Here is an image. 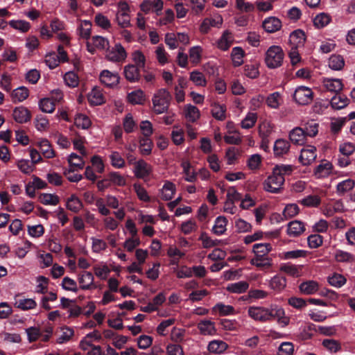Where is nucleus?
<instances>
[{"mask_svg":"<svg viewBox=\"0 0 355 355\" xmlns=\"http://www.w3.org/2000/svg\"><path fill=\"white\" fill-rule=\"evenodd\" d=\"M171 99V95L167 89L164 88L158 89L152 98L154 112L158 114L166 112Z\"/></svg>","mask_w":355,"mask_h":355,"instance_id":"f257e3e1","label":"nucleus"},{"mask_svg":"<svg viewBox=\"0 0 355 355\" xmlns=\"http://www.w3.org/2000/svg\"><path fill=\"white\" fill-rule=\"evenodd\" d=\"M284 53L279 46H270L266 53L265 62L268 68L275 69L282 64Z\"/></svg>","mask_w":355,"mask_h":355,"instance_id":"f03ea898","label":"nucleus"},{"mask_svg":"<svg viewBox=\"0 0 355 355\" xmlns=\"http://www.w3.org/2000/svg\"><path fill=\"white\" fill-rule=\"evenodd\" d=\"M105 58L113 62H122L127 58V53L124 47L120 44H116L111 49H107Z\"/></svg>","mask_w":355,"mask_h":355,"instance_id":"7ed1b4c3","label":"nucleus"},{"mask_svg":"<svg viewBox=\"0 0 355 355\" xmlns=\"http://www.w3.org/2000/svg\"><path fill=\"white\" fill-rule=\"evenodd\" d=\"M284 181V177L275 173V171L272 170V174L264 182V189L270 193H278L282 189Z\"/></svg>","mask_w":355,"mask_h":355,"instance_id":"20e7f679","label":"nucleus"},{"mask_svg":"<svg viewBox=\"0 0 355 355\" xmlns=\"http://www.w3.org/2000/svg\"><path fill=\"white\" fill-rule=\"evenodd\" d=\"M87 50L92 54H94L96 50H107L110 46L108 40L104 37L95 35L90 41L86 43Z\"/></svg>","mask_w":355,"mask_h":355,"instance_id":"39448f33","label":"nucleus"},{"mask_svg":"<svg viewBox=\"0 0 355 355\" xmlns=\"http://www.w3.org/2000/svg\"><path fill=\"white\" fill-rule=\"evenodd\" d=\"M313 92L307 87H298L293 94V98L299 105H307L313 100Z\"/></svg>","mask_w":355,"mask_h":355,"instance_id":"423d86ee","label":"nucleus"},{"mask_svg":"<svg viewBox=\"0 0 355 355\" xmlns=\"http://www.w3.org/2000/svg\"><path fill=\"white\" fill-rule=\"evenodd\" d=\"M78 280L80 288L82 290H90L97 288V285L94 283V277L90 272H82L78 275Z\"/></svg>","mask_w":355,"mask_h":355,"instance_id":"0eeeda50","label":"nucleus"},{"mask_svg":"<svg viewBox=\"0 0 355 355\" xmlns=\"http://www.w3.org/2000/svg\"><path fill=\"white\" fill-rule=\"evenodd\" d=\"M316 158V148L307 146L301 150L300 162L304 166L311 164Z\"/></svg>","mask_w":355,"mask_h":355,"instance_id":"6e6552de","label":"nucleus"},{"mask_svg":"<svg viewBox=\"0 0 355 355\" xmlns=\"http://www.w3.org/2000/svg\"><path fill=\"white\" fill-rule=\"evenodd\" d=\"M14 300L15 306L23 311L33 309L37 306V303L33 299L24 298L19 295H17Z\"/></svg>","mask_w":355,"mask_h":355,"instance_id":"1a4fd4ad","label":"nucleus"},{"mask_svg":"<svg viewBox=\"0 0 355 355\" xmlns=\"http://www.w3.org/2000/svg\"><path fill=\"white\" fill-rule=\"evenodd\" d=\"M12 116L16 122L19 123H24L31 120V113L26 107L19 106L14 109Z\"/></svg>","mask_w":355,"mask_h":355,"instance_id":"9d476101","label":"nucleus"},{"mask_svg":"<svg viewBox=\"0 0 355 355\" xmlns=\"http://www.w3.org/2000/svg\"><path fill=\"white\" fill-rule=\"evenodd\" d=\"M151 172V166L144 160L140 159L135 163L134 173L138 178L144 179Z\"/></svg>","mask_w":355,"mask_h":355,"instance_id":"9b49d317","label":"nucleus"},{"mask_svg":"<svg viewBox=\"0 0 355 355\" xmlns=\"http://www.w3.org/2000/svg\"><path fill=\"white\" fill-rule=\"evenodd\" d=\"M101 82L107 87H114L119 83V76L116 73H112L108 70H103L100 75Z\"/></svg>","mask_w":355,"mask_h":355,"instance_id":"f8f14e48","label":"nucleus"},{"mask_svg":"<svg viewBox=\"0 0 355 355\" xmlns=\"http://www.w3.org/2000/svg\"><path fill=\"white\" fill-rule=\"evenodd\" d=\"M248 315L254 320L267 321L268 320V309L259 307L251 306L248 309Z\"/></svg>","mask_w":355,"mask_h":355,"instance_id":"ddd939ff","label":"nucleus"},{"mask_svg":"<svg viewBox=\"0 0 355 355\" xmlns=\"http://www.w3.org/2000/svg\"><path fill=\"white\" fill-rule=\"evenodd\" d=\"M306 40L305 33L300 29L293 31L289 37V42L293 49L303 46Z\"/></svg>","mask_w":355,"mask_h":355,"instance_id":"4468645a","label":"nucleus"},{"mask_svg":"<svg viewBox=\"0 0 355 355\" xmlns=\"http://www.w3.org/2000/svg\"><path fill=\"white\" fill-rule=\"evenodd\" d=\"M305 231L304 224L300 220H293L287 225V234L290 236L296 237Z\"/></svg>","mask_w":355,"mask_h":355,"instance_id":"2eb2a0df","label":"nucleus"},{"mask_svg":"<svg viewBox=\"0 0 355 355\" xmlns=\"http://www.w3.org/2000/svg\"><path fill=\"white\" fill-rule=\"evenodd\" d=\"M250 263L261 269H268L272 266V259L268 255H254Z\"/></svg>","mask_w":355,"mask_h":355,"instance_id":"dca6fc26","label":"nucleus"},{"mask_svg":"<svg viewBox=\"0 0 355 355\" xmlns=\"http://www.w3.org/2000/svg\"><path fill=\"white\" fill-rule=\"evenodd\" d=\"M300 291L304 295H313L319 290V284L314 280H307L299 286Z\"/></svg>","mask_w":355,"mask_h":355,"instance_id":"f3484780","label":"nucleus"},{"mask_svg":"<svg viewBox=\"0 0 355 355\" xmlns=\"http://www.w3.org/2000/svg\"><path fill=\"white\" fill-rule=\"evenodd\" d=\"M286 286V279L280 275L274 276L269 282V287L276 293L282 292Z\"/></svg>","mask_w":355,"mask_h":355,"instance_id":"a211bd4d","label":"nucleus"},{"mask_svg":"<svg viewBox=\"0 0 355 355\" xmlns=\"http://www.w3.org/2000/svg\"><path fill=\"white\" fill-rule=\"evenodd\" d=\"M282 27L281 21L275 17H270L266 19L263 22V28L268 33H275L279 31Z\"/></svg>","mask_w":355,"mask_h":355,"instance_id":"6ab92c4d","label":"nucleus"},{"mask_svg":"<svg viewBox=\"0 0 355 355\" xmlns=\"http://www.w3.org/2000/svg\"><path fill=\"white\" fill-rule=\"evenodd\" d=\"M74 335V331L72 328L69 327H62L60 331L57 332L56 343L58 344H63L69 341Z\"/></svg>","mask_w":355,"mask_h":355,"instance_id":"aec40b11","label":"nucleus"},{"mask_svg":"<svg viewBox=\"0 0 355 355\" xmlns=\"http://www.w3.org/2000/svg\"><path fill=\"white\" fill-rule=\"evenodd\" d=\"M92 22L89 20H82L80 21L77 28V33L80 37L89 40L92 33Z\"/></svg>","mask_w":355,"mask_h":355,"instance_id":"412c9836","label":"nucleus"},{"mask_svg":"<svg viewBox=\"0 0 355 355\" xmlns=\"http://www.w3.org/2000/svg\"><path fill=\"white\" fill-rule=\"evenodd\" d=\"M289 139L294 144L303 145L306 142V138L302 128L297 127L290 132Z\"/></svg>","mask_w":355,"mask_h":355,"instance_id":"4be33fe9","label":"nucleus"},{"mask_svg":"<svg viewBox=\"0 0 355 355\" xmlns=\"http://www.w3.org/2000/svg\"><path fill=\"white\" fill-rule=\"evenodd\" d=\"M139 67L135 64L125 66L123 73L125 78L130 82H136L140 77Z\"/></svg>","mask_w":355,"mask_h":355,"instance_id":"5701e85b","label":"nucleus"},{"mask_svg":"<svg viewBox=\"0 0 355 355\" xmlns=\"http://www.w3.org/2000/svg\"><path fill=\"white\" fill-rule=\"evenodd\" d=\"M88 101L93 105H99L105 103V96L99 88L95 87L88 94Z\"/></svg>","mask_w":355,"mask_h":355,"instance_id":"b1692460","label":"nucleus"},{"mask_svg":"<svg viewBox=\"0 0 355 355\" xmlns=\"http://www.w3.org/2000/svg\"><path fill=\"white\" fill-rule=\"evenodd\" d=\"M198 329L203 335H214L216 332L214 322L211 320H201L198 324Z\"/></svg>","mask_w":355,"mask_h":355,"instance_id":"393cba45","label":"nucleus"},{"mask_svg":"<svg viewBox=\"0 0 355 355\" xmlns=\"http://www.w3.org/2000/svg\"><path fill=\"white\" fill-rule=\"evenodd\" d=\"M289 149L290 144L285 139H279L275 142L273 150L275 155L277 156H282L286 154Z\"/></svg>","mask_w":355,"mask_h":355,"instance_id":"a878e982","label":"nucleus"},{"mask_svg":"<svg viewBox=\"0 0 355 355\" xmlns=\"http://www.w3.org/2000/svg\"><path fill=\"white\" fill-rule=\"evenodd\" d=\"M175 192V186L171 182H166L163 187L160 190L161 198L164 200H170L174 196Z\"/></svg>","mask_w":355,"mask_h":355,"instance_id":"bb28decb","label":"nucleus"},{"mask_svg":"<svg viewBox=\"0 0 355 355\" xmlns=\"http://www.w3.org/2000/svg\"><path fill=\"white\" fill-rule=\"evenodd\" d=\"M249 288V284L245 281H241L235 283L229 284L226 290L232 293H243Z\"/></svg>","mask_w":355,"mask_h":355,"instance_id":"cd10ccee","label":"nucleus"},{"mask_svg":"<svg viewBox=\"0 0 355 355\" xmlns=\"http://www.w3.org/2000/svg\"><path fill=\"white\" fill-rule=\"evenodd\" d=\"M324 87L330 92H338L343 89V83L340 79L324 78Z\"/></svg>","mask_w":355,"mask_h":355,"instance_id":"c85d7f7f","label":"nucleus"},{"mask_svg":"<svg viewBox=\"0 0 355 355\" xmlns=\"http://www.w3.org/2000/svg\"><path fill=\"white\" fill-rule=\"evenodd\" d=\"M268 107L272 109H278L283 103L282 95L279 92H275L270 94L266 100Z\"/></svg>","mask_w":355,"mask_h":355,"instance_id":"c756f323","label":"nucleus"},{"mask_svg":"<svg viewBox=\"0 0 355 355\" xmlns=\"http://www.w3.org/2000/svg\"><path fill=\"white\" fill-rule=\"evenodd\" d=\"M233 43V37L229 31H226L224 32L221 37L217 42L218 47L223 50H227Z\"/></svg>","mask_w":355,"mask_h":355,"instance_id":"7c9ffc66","label":"nucleus"},{"mask_svg":"<svg viewBox=\"0 0 355 355\" xmlns=\"http://www.w3.org/2000/svg\"><path fill=\"white\" fill-rule=\"evenodd\" d=\"M227 220L224 216H218L216 218L212 232L216 235H222L226 231Z\"/></svg>","mask_w":355,"mask_h":355,"instance_id":"2f4dec72","label":"nucleus"},{"mask_svg":"<svg viewBox=\"0 0 355 355\" xmlns=\"http://www.w3.org/2000/svg\"><path fill=\"white\" fill-rule=\"evenodd\" d=\"M183 173L185 175V180L189 182H193L196 180L197 173L191 168V165L188 161H183L181 164Z\"/></svg>","mask_w":355,"mask_h":355,"instance_id":"473e14b6","label":"nucleus"},{"mask_svg":"<svg viewBox=\"0 0 355 355\" xmlns=\"http://www.w3.org/2000/svg\"><path fill=\"white\" fill-rule=\"evenodd\" d=\"M28 95L29 92L26 87H19L13 90L12 100L14 103L22 102L28 98Z\"/></svg>","mask_w":355,"mask_h":355,"instance_id":"72a5a7b5","label":"nucleus"},{"mask_svg":"<svg viewBox=\"0 0 355 355\" xmlns=\"http://www.w3.org/2000/svg\"><path fill=\"white\" fill-rule=\"evenodd\" d=\"M185 117L190 122H195L200 117V111L194 105L188 104L184 107Z\"/></svg>","mask_w":355,"mask_h":355,"instance_id":"f704fd0d","label":"nucleus"},{"mask_svg":"<svg viewBox=\"0 0 355 355\" xmlns=\"http://www.w3.org/2000/svg\"><path fill=\"white\" fill-rule=\"evenodd\" d=\"M349 99L342 94L335 95L331 100V105L334 109L340 110L346 107L348 104Z\"/></svg>","mask_w":355,"mask_h":355,"instance_id":"c9c22d12","label":"nucleus"},{"mask_svg":"<svg viewBox=\"0 0 355 355\" xmlns=\"http://www.w3.org/2000/svg\"><path fill=\"white\" fill-rule=\"evenodd\" d=\"M329 67L336 71L341 70L345 66V60L340 55H332L329 59Z\"/></svg>","mask_w":355,"mask_h":355,"instance_id":"e433bc0d","label":"nucleus"},{"mask_svg":"<svg viewBox=\"0 0 355 355\" xmlns=\"http://www.w3.org/2000/svg\"><path fill=\"white\" fill-rule=\"evenodd\" d=\"M40 150L46 158H53L55 157V152L53 150L50 143L46 139H43L39 143Z\"/></svg>","mask_w":355,"mask_h":355,"instance_id":"4c0bfd02","label":"nucleus"},{"mask_svg":"<svg viewBox=\"0 0 355 355\" xmlns=\"http://www.w3.org/2000/svg\"><path fill=\"white\" fill-rule=\"evenodd\" d=\"M128 99L130 103L135 105H141L146 100L145 95L141 89H138L128 94Z\"/></svg>","mask_w":355,"mask_h":355,"instance_id":"58836bf2","label":"nucleus"},{"mask_svg":"<svg viewBox=\"0 0 355 355\" xmlns=\"http://www.w3.org/2000/svg\"><path fill=\"white\" fill-rule=\"evenodd\" d=\"M153 142L148 137H143L139 139V150L143 155H148L151 153Z\"/></svg>","mask_w":355,"mask_h":355,"instance_id":"ea45409f","label":"nucleus"},{"mask_svg":"<svg viewBox=\"0 0 355 355\" xmlns=\"http://www.w3.org/2000/svg\"><path fill=\"white\" fill-rule=\"evenodd\" d=\"M227 345L222 340H213L211 341L208 345V350L210 352L220 354L226 350Z\"/></svg>","mask_w":355,"mask_h":355,"instance_id":"a19ab883","label":"nucleus"},{"mask_svg":"<svg viewBox=\"0 0 355 355\" xmlns=\"http://www.w3.org/2000/svg\"><path fill=\"white\" fill-rule=\"evenodd\" d=\"M211 114L213 117L219 121L225 119L226 107L225 105L214 103L211 107Z\"/></svg>","mask_w":355,"mask_h":355,"instance_id":"79ce46f5","label":"nucleus"},{"mask_svg":"<svg viewBox=\"0 0 355 355\" xmlns=\"http://www.w3.org/2000/svg\"><path fill=\"white\" fill-rule=\"evenodd\" d=\"M74 123L78 128L85 130L91 126L92 121L87 116L78 114L74 119Z\"/></svg>","mask_w":355,"mask_h":355,"instance_id":"37998d69","label":"nucleus"},{"mask_svg":"<svg viewBox=\"0 0 355 355\" xmlns=\"http://www.w3.org/2000/svg\"><path fill=\"white\" fill-rule=\"evenodd\" d=\"M323 347L331 353H336L341 349L340 343L336 340L327 338L322 341Z\"/></svg>","mask_w":355,"mask_h":355,"instance_id":"c03bdc74","label":"nucleus"},{"mask_svg":"<svg viewBox=\"0 0 355 355\" xmlns=\"http://www.w3.org/2000/svg\"><path fill=\"white\" fill-rule=\"evenodd\" d=\"M67 207L74 213L78 212L83 207L81 200L74 195H72L67 202Z\"/></svg>","mask_w":355,"mask_h":355,"instance_id":"a18cd8bd","label":"nucleus"},{"mask_svg":"<svg viewBox=\"0 0 355 355\" xmlns=\"http://www.w3.org/2000/svg\"><path fill=\"white\" fill-rule=\"evenodd\" d=\"M224 140L228 144L239 145L242 141V137L239 131L234 130L225 135Z\"/></svg>","mask_w":355,"mask_h":355,"instance_id":"49530a36","label":"nucleus"},{"mask_svg":"<svg viewBox=\"0 0 355 355\" xmlns=\"http://www.w3.org/2000/svg\"><path fill=\"white\" fill-rule=\"evenodd\" d=\"M9 25L21 33H26L31 28L30 23L24 20H11Z\"/></svg>","mask_w":355,"mask_h":355,"instance_id":"de8ad7c7","label":"nucleus"},{"mask_svg":"<svg viewBox=\"0 0 355 355\" xmlns=\"http://www.w3.org/2000/svg\"><path fill=\"white\" fill-rule=\"evenodd\" d=\"M39 106L41 110L46 113H52L55 109V104L50 98H44L40 101Z\"/></svg>","mask_w":355,"mask_h":355,"instance_id":"09e8293b","label":"nucleus"},{"mask_svg":"<svg viewBox=\"0 0 355 355\" xmlns=\"http://www.w3.org/2000/svg\"><path fill=\"white\" fill-rule=\"evenodd\" d=\"M300 202L305 207H316L320 204L321 200L317 195H309L302 199Z\"/></svg>","mask_w":355,"mask_h":355,"instance_id":"8fccbe9b","label":"nucleus"},{"mask_svg":"<svg viewBox=\"0 0 355 355\" xmlns=\"http://www.w3.org/2000/svg\"><path fill=\"white\" fill-rule=\"evenodd\" d=\"M41 203L45 205H56L59 202L58 196L50 193H42L39 196Z\"/></svg>","mask_w":355,"mask_h":355,"instance_id":"3c124183","label":"nucleus"},{"mask_svg":"<svg viewBox=\"0 0 355 355\" xmlns=\"http://www.w3.org/2000/svg\"><path fill=\"white\" fill-rule=\"evenodd\" d=\"M302 130L304 132L306 138L307 137H313L318 132V124L313 121H311L305 124Z\"/></svg>","mask_w":355,"mask_h":355,"instance_id":"603ef678","label":"nucleus"},{"mask_svg":"<svg viewBox=\"0 0 355 355\" xmlns=\"http://www.w3.org/2000/svg\"><path fill=\"white\" fill-rule=\"evenodd\" d=\"M257 120V114L254 112H249L245 117L242 120L241 125L244 129H249L252 128Z\"/></svg>","mask_w":355,"mask_h":355,"instance_id":"864d4df0","label":"nucleus"},{"mask_svg":"<svg viewBox=\"0 0 355 355\" xmlns=\"http://www.w3.org/2000/svg\"><path fill=\"white\" fill-rule=\"evenodd\" d=\"M314 330L313 324H305L300 328L298 336L302 340H308L313 336Z\"/></svg>","mask_w":355,"mask_h":355,"instance_id":"5fc2aeb1","label":"nucleus"},{"mask_svg":"<svg viewBox=\"0 0 355 355\" xmlns=\"http://www.w3.org/2000/svg\"><path fill=\"white\" fill-rule=\"evenodd\" d=\"M271 250L272 246L270 243H256L253 245L254 255H268Z\"/></svg>","mask_w":355,"mask_h":355,"instance_id":"6e6d98bb","label":"nucleus"},{"mask_svg":"<svg viewBox=\"0 0 355 355\" xmlns=\"http://www.w3.org/2000/svg\"><path fill=\"white\" fill-rule=\"evenodd\" d=\"M213 309L215 311H218L220 315H228L235 313L234 308L232 306L225 305L222 303L216 304Z\"/></svg>","mask_w":355,"mask_h":355,"instance_id":"4d7b16f0","label":"nucleus"},{"mask_svg":"<svg viewBox=\"0 0 355 355\" xmlns=\"http://www.w3.org/2000/svg\"><path fill=\"white\" fill-rule=\"evenodd\" d=\"M335 258L338 262L352 263L355 261L354 255L343 250H337L335 254Z\"/></svg>","mask_w":355,"mask_h":355,"instance_id":"13d9d810","label":"nucleus"},{"mask_svg":"<svg viewBox=\"0 0 355 355\" xmlns=\"http://www.w3.org/2000/svg\"><path fill=\"white\" fill-rule=\"evenodd\" d=\"M330 17L325 13L318 15L313 19V24L318 28H321L327 26L330 22Z\"/></svg>","mask_w":355,"mask_h":355,"instance_id":"bf43d9fd","label":"nucleus"},{"mask_svg":"<svg viewBox=\"0 0 355 355\" xmlns=\"http://www.w3.org/2000/svg\"><path fill=\"white\" fill-rule=\"evenodd\" d=\"M243 50L241 47H234L232 50V59L235 66H240L243 63Z\"/></svg>","mask_w":355,"mask_h":355,"instance_id":"052dcab7","label":"nucleus"},{"mask_svg":"<svg viewBox=\"0 0 355 355\" xmlns=\"http://www.w3.org/2000/svg\"><path fill=\"white\" fill-rule=\"evenodd\" d=\"M328 282L334 287L340 288L345 284L346 279L342 275L334 273L332 276L329 277Z\"/></svg>","mask_w":355,"mask_h":355,"instance_id":"680f3d73","label":"nucleus"},{"mask_svg":"<svg viewBox=\"0 0 355 355\" xmlns=\"http://www.w3.org/2000/svg\"><path fill=\"white\" fill-rule=\"evenodd\" d=\"M112 165L117 168H121L125 166V160L121 156L119 153L114 151L110 155Z\"/></svg>","mask_w":355,"mask_h":355,"instance_id":"e2e57ef3","label":"nucleus"},{"mask_svg":"<svg viewBox=\"0 0 355 355\" xmlns=\"http://www.w3.org/2000/svg\"><path fill=\"white\" fill-rule=\"evenodd\" d=\"M64 80L65 83L71 87H77L79 83L78 75L73 71L66 73L64 76Z\"/></svg>","mask_w":355,"mask_h":355,"instance_id":"0e129e2a","label":"nucleus"},{"mask_svg":"<svg viewBox=\"0 0 355 355\" xmlns=\"http://www.w3.org/2000/svg\"><path fill=\"white\" fill-rule=\"evenodd\" d=\"M190 80L197 86H205L206 79L202 73L194 71L190 73Z\"/></svg>","mask_w":355,"mask_h":355,"instance_id":"69168bd1","label":"nucleus"},{"mask_svg":"<svg viewBox=\"0 0 355 355\" xmlns=\"http://www.w3.org/2000/svg\"><path fill=\"white\" fill-rule=\"evenodd\" d=\"M355 185L354 182L351 179L345 180L337 185V191L343 194L352 189Z\"/></svg>","mask_w":355,"mask_h":355,"instance_id":"338daca9","label":"nucleus"},{"mask_svg":"<svg viewBox=\"0 0 355 355\" xmlns=\"http://www.w3.org/2000/svg\"><path fill=\"white\" fill-rule=\"evenodd\" d=\"M331 164L329 162L320 164L316 167L315 174L319 178L325 177L331 173Z\"/></svg>","mask_w":355,"mask_h":355,"instance_id":"774afa93","label":"nucleus"}]
</instances>
